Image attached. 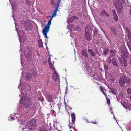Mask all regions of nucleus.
<instances>
[{"instance_id":"nucleus-2","label":"nucleus","mask_w":131,"mask_h":131,"mask_svg":"<svg viewBox=\"0 0 131 131\" xmlns=\"http://www.w3.org/2000/svg\"><path fill=\"white\" fill-rule=\"evenodd\" d=\"M124 3V0H115V4L118 13H121L122 11Z\"/></svg>"},{"instance_id":"nucleus-25","label":"nucleus","mask_w":131,"mask_h":131,"mask_svg":"<svg viewBox=\"0 0 131 131\" xmlns=\"http://www.w3.org/2000/svg\"><path fill=\"white\" fill-rule=\"evenodd\" d=\"M127 93L128 94L131 93V88H129L127 89Z\"/></svg>"},{"instance_id":"nucleus-22","label":"nucleus","mask_w":131,"mask_h":131,"mask_svg":"<svg viewBox=\"0 0 131 131\" xmlns=\"http://www.w3.org/2000/svg\"><path fill=\"white\" fill-rule=\"evenodd\" d=\"M50 68L52 70H53L55 71V68L53 65V63L52 65H51L50 66Z\"/></svg>"},{"instance_id":"nucleus-10","label":"nucleus","mask_w":131,"mask_h":131,"mask_svg":"<svg viewBox=\"0 0 131 131\" xmlns=\"http://www.w3.org/2000/svg\"><path fill=\"white\" fill-rule=\"evenodd\" d=\"M123 107L127 109H131V104L126 102H124L123 104Z\"/></svg>"},{"instance_id":"nucleus-6","label":"nucleus","mask_w":131,"mask_h":131,"mask_svg":"<svg viewBox=\"0 0 131 131\" xmlns=\"http://www.w3.org/2000/svg\"><path fill=\"white\" fill-rule=\"evenodd\" d=\"M100 15L101 16H106L108 17L109 14L105 10H103L101 11L100 13Z\"/></svg>"},{"instance_id":"nucleus-5","label":"nucleus","mask_w":131,"mask_h":131,"mask_svg":"<svg viewBox=\"0 0 131 131\" xmlns=\"http://www.w3.org/2000/svg\"><path fill=\"white\" fill-rule=\"evenodd\" d=\"M127 80V77L125 75H122L120 78L119 80V85L122 86H124Z\"/></svg>"},{"instance_id":"nucleus-27","label":"nucleus","mask_w":131,"mask_h":131,"mask_svg":"<svg viewBox=\"0 0 131 131\" xmlns=\"http://www.w3.org/2000/svg\"><path fill=\"white\" fill-rule=\"evenodd\" d=\"M128 37L129 40L131 41V34H129L128 35Z\"/></svg>"},{"instance_id":"nucleus-13","label":"nucleus","mask_w":131,"mask_h":131,"mask_svg":"<svg viewBox=\"0 0 131 131\" xmlns=\"http://www.w3.org/2000/svg\"><path fill=\"white\" fill-rule=\"evenodd\" d=\"M32 77L31 74L28 73L26 75L25 78L28 81H29L31 79Z\"/></svg>"},{"instance_id":"nucleus-7","label":"nucleus","mask_w":131,"mask_h":131,"mask_svg":"<svg viewBox=\"0 0 131 131\" xmlns=\"http://www.w3.org/2000/svg\"><path fill=\"white\" fill-rule=\"evenodd\" d=\"M45 97L48 102H52L53 99L52 97V96L51 95L48 93H46L45 95Z\"/></svg>"},{"instance_id":"nucleus-43","label":"nucleus","mask_w":131,"mask_h":131,"mask_svg":"<svg viewBox=\"0 0 131 131\" xmlns=\"http://www.w3.org/2000/svg\"><path fill=\"white\" fill-rule=\"evenodd\" d=\"M10 118L12 120H14V117H11Z\"/></svg>"},{"instance_id":"nucleus-17","label":"nucleus","mask_w":131,"mask_h":131,"mask_svg":"<svg viewBox=\"0 0 131 131\" xmlns=\"http://www.w3.org/2000/svg\"><path fill=\"white\" fill-rule=\"evenodd\" d=\"M88 51L92 56H94L95 55V53L93 52V50L91 49H88Z\"/></svg>"},{"instance_id":"nucleus-14","label":"nucleus","mask_w":131,"mask_h":131,"mask_svg":"<svg viewBox=\"0 0 131 131\" xmlns=\"http://www.w3.org/2000/svg\"><path fill=\"white\" fill-rule=\"evenodd\" d=\"M38 131H48V130L46 127L42 126L39 128Z\"/></svg>"},{"instance_id":"nucleus-40","label":"nucleus","mask_w":131,"mask_h":131,"mask_svg":"<svg viewBox=\"0 0 131 131\" xmlns=\"http://www.w3.org/2000/svg\"><path fill=\"white\" fill-rule=\"evenodd\" d=\"M102 92H103V94L106 96V94L104 92V91H102Z\"/></svg>"},{"instance_id":"nucleus-45","label":"nucleus","mask_w":131,"mask_h":131,"mask_svg":"<svg viewBox=\"0 0 131 131\" xmlns=\"http://www.w3.org/2000/svg\"><path fill=\"white\" fill-rule=\"evenodd\" d=\"M65 105L66 107L68 105L66 102H65Z\"/></svg>"},{"instance_id":"nucleus-31","label":"nucleus","mask_w":131,"mask_h":131,"mask_svg":"<svg viewBox=\"0 0 131 131\" xmlns=\"http://www.w3.org/2000/svg\"><path fill=\"white\" fill-rule=\"evenodd\" d=\"M26 3L28 5H29L30 4V1L28 0H26Z\"/></svg>"},{"instance_id":"nucleus-1","label":"nucleus","mask_w":131,"mask_h":131,"mask_svg":"<svg viewBox=\"0 0 131 131\" xmlns=\"http://www.w3.org/2000/svg\"><path fill=\"white\" fill-rule=\"evenodd\" d=\"M57 12L54 11L52 14V16H49L48 17L50 18H51L49 21L47 23V25L45 26L44 29L43 30V34L44 35L45 38L46 39H48V38L47 36V34L48 33L49 31V28L50 27V25L51 24V21L53 17H54L56 15Z\"/></svg>"},{"instance_id":"nucleus-19","label":"nucleus","mask_w":131,"mask_h":131,"mask_svg":"<svg viewBox=\"0 0 131 131\" xmlns=\"http://www.w3.org/2000/svg\"><path fill=\"white\" fill-rule=\"evenodd\" d=\"M109 51V50L108 48H105L103 51L104 54L106 56L108 53Z\"/></svg>"},{"instance_id":"nucleus-4","label":"nucleus","mask_w":131,"mask_h":131,"mask_svg":"<svg viewBox=\"0 0 131 131\" xmlns=\"http://www.w3.org/2000/svg\"><path fill=\"white\" fill-rule=\"evenodd\" d=\"M26 124L25 128H27L28 129H33L36 127V121L35 120L33 119L30 121L27 122Z\"/></svg>"},{"instance_id":"nucleus-42","label":"nucleus","mask_w":131,"mask_h":131,"mask_svg":"<svg viewBox=\"0 0 131 131\" xmlns=\"http://www.w3.org/2000/svg\"><path fill=\"white\" fill-rule=\"evenodd\" d=\"M39 47H41L43 46L42 43V42L41 43V45H39Z\"/></svg>"},{"instance_id":"nucleus-20","label":"nucleus","mask_w":131,"mask_h":131,"mask_svg":"<svg viewBox=\"0 0 131 131\" xmlns=\"http://www.w3.org/2000/svg\"><path fill=\"white\" fill-rule=\"evenodd\" d=\"M127 80H126V83H127L128 85L130 84H131V77L128 78L127 77Z\"/></svg>"},{"instance_id":"nucleus-12","label":"nucleus","mask_w":131,"mask_h":131,"mask_svg":"<svg viewBox=\"0 0 131 131\" xmlns=\"http://www.w3.org/2000/svg\"><path fill=\"white\" fill-rule=\"evenodd\" d=\"M72 117V121L73 124H75V122L76 119L74 113H72L71 114Z\"/></svg>"},{"instance_id":"nucleus-28","label":"nucleus","mask_w":131,"mask_h":131,"mask_svg":"<svg viewBox=\"0 0 131 131\" xmlns=\"http://www.w3.org/2000/svg\"><path fill=\"white\" fill-rule=\"evenodd\" d=\"M112 12L113 13V15H116V13L115 11L114 10H112Z\"/></svg>"},{"instance_id":"nucleus-50","label":"nucleus","mask_w":131,"mask_h":131,"mask_svg":"<svg viewBox=\"0 0 131 131\" xmlns=\"http://www.w3.org/2000/svg\"><path fill=\"white\" fill-rule=\"evenodd\" d=\"M70 131H72V130H71Z\"/></svg>"},{"instance_id":"nucleus-15","label":"nucleus","mask_w":131,"mask_h":131,"mask_svg":"<svg viewBox=\"0 0 131 131\" xmlns=\"http://www.w3.org/2000/svg\"><path fill=\"white\" fill-rule=\"evenodd\" d=\"M85 39L87 40H90V39L89 38V35L88 33L86 32V30H85Z\"/></svg>"},{"instance_id":"nucleus-48","label":"nucleus","mask_w":131,"mask_h":131,"mask_svg":"<svg viewBox=\"0 0 131 131\" xmlns=\"http://www.w3.org/2000/svg\"><path fill=\"white\" fill-rule=\"evenodd\" d=\"M130 65H131V59H130Z\"/></svg>"},{"instance_id":"nucleus-36","label":"nucleus","mask_w":131,"mask_h":131,"mask_svg":"<svg viewBox=\"0 0 131 131\" xmlns=\"http://www.w3.org/2000/svg\"><path fill=\"white\" fill-rule=\"evenodd\" d=\"M104 68L105 69V70L106 69H108V67L106 65H104Z\"/></svg>"},{"instance_id":"nucleus-11","label":"nucleus","mask_w":131,"mask_h":131,"mask_svg":"<svg viewBox=\"0 0 131 131\" xmlns=\"http://www.w3.org/2000/svg\"><path fill=\"white\" fill-rule=\"evenodd\" d=\"M87 50L85 49H84L83 50L82 52V55L86 58L88 57V55L87 53Z\"/></svg>"},{"instance_id":"nucleus-44","label":"nucleus","mask_w":131,"mask_h":131,"mask_svg":"<svg viewBox=\"0 0 131 131\" xmlns=\"http://www.w3.org/2000/svg\"><path fill=\"white\" fill-rule=\"evenodd\" d=\"M61 105H59V106H58V108H59V110L60 109V108L61 107Z\"/></svg>"},{"instance_id":"nucleus-18","label":"nucleus","mask_w":131,"mask_h":131,"mask_svg":"<svg viewBox=\"0 0 131 131\" xmlns=\"http://www.w3.org/2000/svg\"><path fill=\"white\" fill-rule=\"evenodd\" d=\"M110 29L111 30V31L113 33L116 34V33L115 28L114 27H110Z\"/></svg>"},{"instance_id":"nucleus-38","label":"nucleus","mask_w":131,"mask_h":131,"mask_svg":"<svg viewBox=\"0 0 131 131\" xmlns=\"http://www.w3.org/2000/svg\"><path fill=\"white\" fill-rule=\"evenodd\" d=\"M40 58H38L37 60V62H40Z\"/></svg>"},{"instance_id":"nucleus-46","label":"nucleus","mask_w":131,"mask_h":131,"mask_svg":"<svg viewBox=\"0 0 131 131\" xmlns=\"http://www.w3.org/2000/svg\"><path fill=\"white\" fill-rule=\"evenodd\" d=\"M120 62L121 63L122 62V61L120 59H119Z\"/></svg>"},{"instance_id":"nucleus-21","label":"nucleus","mask_w":131,"mask_h":131,"mask_svg":"<svg viewBox=\"0 0 131 131\" xmlns=\"http://www.w3.org/2000/svg\"><path fill=\"white\" fill-rule=\"evenodd\" d=\"M114 16V19L115 21H117L118 20V17L117 15H113Z\"/></svg>"},{"instance_id":"nucleus-47","label":"nucleus","mask_w":131,"mask_h":131,"mask_svg":"<svg viewBox=\"0 0 131 131\" xmlns=\"http://www.w3.org/2000/svg\"><path fill=\"white\" fill-rule=\"evenodd\" d=\"M70 124H71V125H72V127L73 126V125H74V124H71V123H70Z\"/></svg>"},{"instance_id":"nucleus-35","label":"nucleus","mask_w":131,"mask_h":131,"mask_svg":"<svg viewBox=\"0 0 131 131\" xmlns=\"http://www.w3.org/2000/svg\"><path fill=\"white\" fill-rule=\"evenodd\" d=\"M61 1V0H58V5H57V6H59V5L60 4Z\"/></svg>"},{"instance_id":"nucleus-37","label":"nucleus","mask_w":131,"mask_h":131,"mask_svg":"<svg viewBox=\"0 0 131 131\" xmlns=\"http://www.w3.org/2000/svg\"><path fill=\"white\" fill-rule=\"evenodd\" d=\"M114 51L113 50H112V49H111V50H110V53H114Z\"/></svg>"},{"instance_id":"nucleus-41","label":"nucleus","mask_w":131,"mask_h":131,"mask_svg":"<svg viewBox=\"0 0 131 131\" xmlns=\"http://www.w3.org/2000/svg\"><path fill=\"white\" fill-rule=\"evenodd\" d=\"M91 123H93V124H96L97 123V122L96 121L95 122H91Z\"/></svg>"},{"instance_id":"nucleus-26","label":"nucleus","mask_w":131,"mask_h":131,"mask_svg":"<svg viewBox=\"0 0 131 131\" xmlns=\"http://www.w3.org/2000/svg\"><path fill=\"white\" fill-rule=\"evenodd\" d=\"M106 100H107V103L108 104H109L110 103V99H108V97H106Z\"/></svg>"},{"instance_id":"nucleus-24","label":"nucleus","mask_w":131,"mask_h":131,"mask_svg":"<svg viewBox=\"0 0 131 131\" xmlns=\"http://www.w3.org/2000/svg\"><path fill=\"white\" fill-rule=\"evenodd\" d=\"M97 30L94 31V36H96L97 35Z\"/></svg>"},{"instance_id":"nucleus-39","label":"nucleus","mask_w":131,"mask_h":131,"mask_svg":"<svg viewBox=\"0 0 131 131\" xmlns=\"http://www.w3.org/2000/svg\"><path fill=\"white\" fill-rule=\"evenodd\" d=\"M69 128L71 129L72 128V125H71L70 123L69 125Z\"/></svg>"},{"instance_id":"nucleus-3","label":"nucleus","mask_w":131,"mask_h":131,"mask_svg":"<svg viewBox=\"0 0 131 131\" xmlns=\"http://www.w3.org/2000/svg\"><path fill=\"white\" fill-rule=\"evenodd\" d=\"M22 101V103L26 108L29 107L30 105L33 104L32 100L30 97H28L26 96L24 97V100L21 99L20 100V102Z\"/></svg>"},{"instance_id":"nucleus-23","label":"nucleus","mask_w":131,"mask_h":131,"mask_svg":"<svg viewBox=\"0 0 131 131\" xmlns=\"http://www.w3.org/2000/svg\"><path fill=\"white\" fill-rule=\"evenodd\" d=\"M123 62L124 64V66L125 67H126L127 65V63L126 60L125 59H124L123 61Z\"/></svg>"},{"instance_id":"nucleus-30","label":"nucleus","mask_w":131,"mask_h":131,"mask_svg":"<svg viewBox=\"0 0 131 131\" xmlns=\"http://www.w3.org/2000/svg\"><path fill=\"white\" fill-rule=\"evenodd\" d=\"M48 62L49 63V65L50 66V65H52V64L50 60L48 59Z\"/></svg>"},{"instance_id":"nucleus-9","label":"nucleus","mask_w":131,"mask_h":131,"mask_svg":"<svg viewBox=\"0 0 131 131\" xmlns=\"http://www.w3.org/2000/svg\"><path fill=\"white\" fill-rule=\"evenodd\" d=\"M59 78L58 74L57 73L56 71H55L53 73L52 76V79L55 81H56L59 79Z\"/></svg>"},{"instance_id":"nucleus-8","label":"nucleus","mask_w":131,"mask_h":131,"mask_svg":"<svg viewBox=\"0 0 131 131\" xmlns=\"http://www.w3.org/2000/svg\"><path fill=\"white\" fill-rule=\"evenodd\" d=\"M25 27L26 30H30L33 27L31 24L29 22L27 25L25 26Z\"/></svg>"},{"instance_id":"nucleus-29","label":"nucleus","mask_w":131,"mask_h":131,"mask_svg":"<svg viewBox=\"0 0 131 131\" xmlns=\"http://www.w3.org/2000/svg\"><path fill=\"white\" fill-rule=\"evenodd\" d=\"M59 6H57V7L56 8L55 10L54 11V12H57L58 10H59L58 8L59 7Z\"/></svg>"},{"instance_id":"nucleus-34","label":"nucleus","mask_w":131,"mask_h":131,"mask_svg":"<svg viewBox=\"0 0 131 131\" xmlns=\"http://www.w3.org/2000/svg\"><path fill=\"white\" fill-rule=\"evenodd\" d=\"M32 109L33 110H35L36 108V106L34 105H33L32 106Z\"/></svg>"},{"instance_id":"nucleus-16","label":"nucleus","mask_w":131,"mask_h":131,"mask_svg":"<svg viewBox=\"0 0 131 131\" xmlns=\"http://www.w3.org/2000/svg\"><path fill=\"white\" fill-rule=\"evenodd\" d=\"M112 64L114 66L117 67L118 66V64L117 63V61L115 60L114 58H113L112 60Z\"/></svg>"},{"instance_id":"nucleus-49","label":"nucleus","mask_w":131,"mask_h":131,"mask_svg":"<svg viewBox=\"0 0 131 131\" xmlns=\"http://www.w3.org/2000/svg\"><path fill=\"white\" fill-rule=\"evenodd\" d=\"M30 89V87H29V90Z\"/></svg>"},{"instance_id":"nucleus-32","label":"nucleus","mask_w":131,"mask_h":131,"mask_svg":"<svg viewBox=\"0 0 131 131\" xmlns=\"http://www.w3.org/2000/svg\"><path fill=\"white\" fill-rule=\"evenodd\" d=\"M100 90H101V91L102 92V91H104L103 90V87H102L101 86H100Z\"/></svg>"},{"instance_id":"nucleus-33","label":"nucleus","mask_w":131,"mask_h":131,"mask_svg":"<svg viewBox=\"0 0 131 131\" xmlns=\"http://www.w3.org/2000/svg\"><path fill=\"white\" fill-rule=\"evenodd\" d=\"M71 18L74 19H78V18L76 16H73L72 17H71Z\"/></svg>"}]
</instances>
